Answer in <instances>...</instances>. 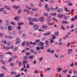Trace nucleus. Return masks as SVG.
I'll use <instances>...</instances> for the list:
<instances>
[{
	"label": "nucleus",
	"mask_w": 77,
	"mask_h": 77,
	"mask_svg": "<svg viewBox=\"0 0 77 77\" xmlns=\"http://www.w3.org/2000/svg\"><path fill=\"white\" fill-rule=\"evenodd\" d=\"M34 30H36L39 29V26L37 24H34L33 26Z\"/></svg>",
	"instance_id": "1"
},
{
	"label": "nucleus",
	"mask_w": 77,
	"mask_h": 77,
	"mask_svg": "<svg viewBox=\"0 0 77 77\" xmlns=\"http://www.w3.org/2000/svg\"><path fill=\"white\" fill-rule=\"evenodd\" d=\"M16 41H17L15 43V44H18L20 42H21V40H20V38H17L16 39Z\"/></svg>",
	"instance_id": "2"
},
{
	"label": "nucleus",
	"mask_w": 77,
	"mask_h": 77,
	"mask_svg": "<svg viewBox=\"0 0 77 77\" xmlns=\"http://www.w3.org/2000/svg\"><path fill=\"white\" fill-rule=\"evenodd\" d=\"M38 19L40 22H43L44 21V17H41L40 18H39Z\"/></svg>",
	"instance_id": "3"
},
{
	"label": "nucleus",
	"mask_w": 77,
	"mask_h": 77,
	"mask_svg": "<svg viewBox=\"0 0 77 77\" xmlns=\"http://www.w3.org/2000/svg\"><path fill=\"white\" fill-rule=\"evenodd\" d=\"M13 8L16 9H19V8H20V6H17L16 5H14L13 6Z\"/></svg>",
	"instance_id": "4"
},
{
	"label": "nucleus",
	"mask_w": 77,
	"mask_h": 77,
	"mask_svg": "<svg viewBox=\"0 0 77 77\" xmlns=\"http://www.w3.org/2000/svg\"><path fill=\"white\" fill-rule=\"evenodd\" d=\"M23 12H26L27 14H30V11L26 9H25V10H23Z\"/></svg>",
	"instance_id": "5"
},
{
	"label": "nucleus",
	"mask_w": 77,
	"mask_h": 77,
	"mask_svg": "<svg viewBox=\"0 0 77 77\" xmlns=\"http://www.w3.org/2000/svg\"><path fill=\"white\" fill-rule=\"evenodd\" d=\"M4 7H5V8H6V9H7L8 10H11V8H10L9 7H8V6L4 5Z\"/></svg>",
	"instance_id": "6"
},
{
	"label": "nucleus",
	"mask_w": 77,
	"mask_h": 77,
	"mask_svg": "<svg viewBox=\"0 0 77 77\" xmlns=\"http://www.w3.org/2000/svg\"><path fill=\"white\" fill-rule=\"evenodd\" d=\"M31 54H30V53L29 52H26V56H30Z\"/></svg>",
	"instance_id": "7"
},
{
	"label": "nucleus",
	"mask_w": 77,
	"mask_h": 77,
	"mask_svg": "<svg viewBox=\"0 0 77 77\" xmlns=\"http://www.w3.org/2000/svg\"><path fill=\"white\" fill-rule=\"evenodd\" d=\"M8 30H9V31H10L11 30H12V26H9L8 27Z\"/></svg>",
	"instance_id": "8"
},
{
	"label": "nucleus",
	"mask_w": 77,
	"mask_h": 77,
	"mask_svg": "<svg viewBox=\"0 0 77 77\" xmlns=\"http://www.w3.org/2000/svg\"><path fill=\"white\" fill-rule=\"evenodd\" d=\"M28 20L30 21V22H31L32 21H33V19L30 17H29L28 18Z\"/></svg>",
	"instance_id": "9"
},
{
	"label": "nucleus",
	"mask_w": 77,
	"mask_h": 77,
	"mask_svg": "<svg viewBox=\"0 0 77 77\" xmlns=\"http://www.w3.org/2000/svg\"><path fill=\"white\" fill-rule=\"evenodd\" d=\"M62 11H63V9L61 8L58 9L57 10V12H60Z\"/></svg>",
	"instance_id": "10"
},
{
	"label": "nucleus",
	"mask_w": 77,
	"mask_h": 77,
	"mask_svg": "<svg viewBox=\"0 0 77 77\" xmlns=\"http://www.w3.org/2000/svg\"><path fill=\"white\" fill-rule=\"evenodd\" d=\"M42 27L45 30H47V26H46L43 25L42 26Z\"/></svg>",
	"instance_id": "11"
},
{
	"label": "nucleus",
	"mask_w": 77,
	"mask_h": 77,
	"mask_svg": "<svg viewBox=\"0 0 77 77\" xmlns=\"http://www.w3.org/2000/svg\"><path fill=\"white\" fill-rule=\"evenodd\" d=\"M64 9L65 11L66 12H69V11H70V10H68L67 8L66 7H64Z\"/></svg>",
	"instance_id": "12"
},
{
	"label": "nucleus",
	"mask_w": 77,
	"mask_h": 77,
	"mask_svg": "<svg viewBox=\"0 0 77 77\" xmlns=\"http://www.w3.org/2000/svg\"><path fill=\"white\" fill-rule=\"evenodd\" d=\"M14 19L15 20H18L19 19H20V17L18 16L15 17L14 18Z\"/></svg>",
	"instance_id": "13"
},
{
	"label": "nucleus",
	"mask_w": 77,
	"mask_h": 77,
	"mask_svg": "<svg viewBox=\"0 0 77 77\" xmlns=\"http://www.w3.org/2000/svg\"><path fill=\"white\" fill-rule=\"evenodd\" d=\"M63 17V14H60V15L59 14L58 15V18H62Z\"/></svg>",
	"instance_id": "14"
},
{
	"label": "nucleus",
	"mask_w": 77,
	"mask_h": 77,
	"mask_svg": "<svg viewBox=\"0 0 77 77\" xmlns=\"http://www.w3.org/2000/svg\"><path fill=\"white\" fill-rule=\"evenodd\" d=\"M62 24H68V22L66 21H64L63 20L62 21Z\"/></svg>",
	"instance_id": "15"
},
{
	"label": "nucleus",
	"mask_w": 77,
	"mask_h": 77,
	"mask_svg": "<svg viewBox=\"0 0 77 77\" xmlns=\"http://www.w3.org/2000/svg\"><path fill=\"white\" fill-rule=\"evenodd\" d=\"M17 24L19 25V26H21V25H23V24H24V23H23V22H18L17 23Z\"/></svg>",
	"instance_id": "16"
},
{
	"label": "nucleus",
	"mask_w": 77,
	"mask_h": 77,
	"mask_svg": "<svg viewBox=\"0 0 77 77\" xmlns=\"http://www.w3.org/2000/svg\"><path fill=\"white\" fill-rule=\"evenodd\" d=\"M11 75H12V74H14V75H16L17 74V73L15 72L14 71H12L11 72Z\"/></svg>",
	"instance_id": "17"
},
{
	"label": "nucleus",
	"mask_w": 77,
	"mask_h": 77,
	"mask_svg": "<svg viewBox=\"0 0 77 77\" xmlns=\"http://www.w3.org/2000/svg\"><path fill=\"white\" fill-rule=\"evenodd\" d=\"M30 52H31V53H32L33 54H34V53H35V51H34L33 49H30Z\"/></svg>",
	"instance_id": "18"
},
{
	"label": "nucleus",
	"mask_w": 77,
	"mask_h": 77,
	"mask_svg": "<svg viewBox=\"0 0 77 77\" xmlns=\"http://www.w3.org/2000/svg\"><path fill=\"white\" fill-rule=\"evenodd\" d=\"M5 37L6 38H8V39H10L11 38V35H8V36L7 35H5Z\"/></svg>",
	"instance_id": "19"
},
{
	"label": "nucleus",
	"mask_w": 77,
	"mask_h": 77,
	"mask_svg": "<svg viewBox=\"0 0 77 77\" xmlns=\"http://www.w3.org/2000/svg\"><path fill=\"white\" fill-rule=\"evenodd\" d=\"M33 21H35V22H38V20L36 18H34L33 19Z\"/></svg>",
	"instance_id": "20"
},
{
	"label": "nucleus",
	"mask_w": 77,
	"mask_h": 77,
	"mask_svg": "<svg viewBox=\"0 0 77 77\" xmlns=\"http://www.w3.org/2000/svg\"><path fill=\"white\" fill-rule=\"evenodd\" d=\"M26 45H27V46H28V47H29L30 45V42H27L26 43Z\"/></svg>",
	"instance_id": "21"
},
{
	"label": "nucleus",
	"mask_w": 77,
	"mask_h": 77,
	"mask_svg": "<svg viewBox=\"0 0 77 77\" xmlns=\"http://www.w3.org/2000/svg\"><path fill=\"white\" fill-rule=\"evenodd\" d=\"M55 35H56V36H58L59 35V32L57 31V32H55Z\"/></svg>",
	"instance_id": "22"
},
{
	"label": "nucleus",
	"mask_w": 77,
	"mask_h": 77,
	"mask_svg": "<svg viewBox=\"0 0 77 77\" xmlns=\"http://www.w3.org/2000/svg\"><path fill=\"white\" fill-rule=\"evenodd\" d=\"M39 44L41 45V46H43V45H44V43H42L41 42H39Z\"/></svg>",
	"instance_id": "23"
},
{
	"label": "nucleus",
	"mask_w": 77,
	"mask_h": 77,
	"mask_svg": "<svg viewBox=\"0 0 77 77\" xmlns=\"http://www.w3.org/2000/svg\"><path fill=\"white\" fill-rule=\"evenodd\" d=\"M49 2L50 3H54V0H50Z\"/></svg>",
	"instance_id": "24"
},
{
	"label": "nucleus",
	"mask_w": 77,
	"mask_h": 77,
	"mask_svg": "<svg viewBox=\"0 0 77 77\" xmlns=\"http://www.w3.org/2000/svg\"><path fill=\"white\" fill-rule=\"evenodd\" d=\"M45 43L46 45H48V44L49 43V42L47 40H46L45 41Z\"/></svg>",
	"instance_id": "25"
},
{
	"label": "nucleus",
	"mask_w": 77,
	"mask_h": 77,
	"mask_svg": "<svg viewBox=\"0 0 77 77\" xmlns=\"http://www.w3.org/2000/svg\"><path fill=\"white\" fill-rule=\"evenodd\" d=\"M32 10L33 11H36L37 10H38V8L35 9V8L33 7L32 8Z\"/></svg>",
	"instance_id": "26"
},
{
	"label": "nucleus",
	"mask_w": 77,
	"mask_h": 77,
	"mask_svg": "<svg viewBox=\"0 0 77 77\" xmlns=\"http://www.w3.org/2000/svg\"><path fill=\"white\" fill-rule=\"evenodd\" d=\"M50 32H48V33H45L44 34V36H46L47 35H50Z\"/></svg>",
	"instance_id": "27"
},
{
	"label": "nucleus",
	"mask_w": 77,
	"mask_h": 77,
	"mask_svg": "<svg viewBox=\"0 0 77 77\" xmlns=\"http://www.w3.org/2000/svg\"><path fill=\"white\" fill-rule=\"evenodd\" d=\"M2 43H4L5 44H7V42H6V40H5L4 42L3 40H2Z\"/></svg>",
	"instance_id": "28"
},
{
	"label": "nucleus",
	"mask_w": 77,
	"mask_h": 77,
	"mask_svg": "<svg viewBox=\"0 0 77 77\" xmlns=\"http://www.w3.org/2000/svg\"><path fill=\"white\" fill-rule=\"evenodd\" d=\"M4 8L2 7L1 8V9H0V12H3V11L4 10Z\"/></svg>",
	"instance_id": "29"
},
{
	"label": "nucleus",
	"mask_w": 77,
	"mask_h": 77,
	"mask_svg": "<svg viewBox=\"0 0 77 77\" xmlns=\"http://www.w3.org/2000/svg\"><path fill=\"white\" fill-rule=\"evenodd\" d=\"M27 61H26V60H24L23 62V64H25V63H27Z\"/></svg>",
	"instance_id": "30"
},
{
	"label": "nucleus",
	"mask_w": 77,
	"mask_h": 77,
	"mask_svg": "<svg viewBox=\"0 0 77 77\" xmlns=\"http://www.w3.org/2000/svg\"><path fill=\"white\" fill-rule=\"evenodd\" d=\"M21 9H19L18 11H17V13L18 14H20V12H21L22 11Z\"/></svg>",
	"instance_id": "31"
},
{
	"label": "nucleus",
	"mask_w": 77,
	"mask_h": 77,
	"mask_svg": "<svg viewBox=\"0 0 77 77\" xmlns=\"http://www.w3.org/2000/svg\"><path fill=\"white\" fill-rule=\"evenodd\" d=\"M73 72L74 74H76L77 73V70H73Z\"/></svg>",
	"instance_id": "32"
},
{
	"label": "nucleus",
	"mask_w": 77,
	"mask_h": 77,
	"mask_svg": "<svg viewBox=\"0 0 77 77\" xmlns=\"http://www.w3.org/2000/svg\"><path fill=\"white\" fill-rule=\"evenodd\" d=\"M26 36V34L24 33L22 35V37L23 38H25Z\"/></svg>",
	"instance_id": "33"
},
{
	"label": "nucleus",
	"mask_w": 77,
	"mask_h": 77,
	"mask_svg": "<svg viewBox=\"0 0 77 77\" xmlns=\"http://www.w3.org/2000/svg\"><path fill=\"white\" fill-rule=\"evenodd\" d=\"M2 68L3 69H5V70H6V69H6V67H5L4 66H2Z\"/></svg>",
	"instance_id": "34"
},
{
	"label": "nucleus",
	"mask_w": 77,
	"mask_h": 77,
	"mask_svg": "<svg viewBox=\"0 0 77 77\" xmlns=\"http://www.w3.org/2000/svg\"><path fill=\"white\" fill-rule=\"evenodd\" d=\"M0 58L1 59H3V58H4V55H0Z\"/></svg>",
	"instance_id": "35"
},
{
	"label": "nucleus",
	"mask_w": 77,
	"mask_h": 77,
	"mask_svg": "<svg viewBox=\"0 0 77 77\" xmlns=\"http://www.w3.org/2000/svg\"><path fill=\"white\" fill-rule=\"evenodd\" d=\"M29 59H33V58H34V57H33V56H31L29 57Z\"/></svg>",
	"instance_id": "36"
},
{
	"label": "nucleus",
	"mask_w": 77,
	"mask_h": 77,
	"mask_svg": "<svg viewBox=\"0 0 77 77\" xmlns=\"http://www.w3.org/2000/svg\"><path fill=\"white\" fill-rule=\"evenodd\" d=\"M4 77V73H0V77Z\"/></svg>",
	"instance_id": "37"
},
{
	"label": "nucleus",
	"mask_w": 77,
	"mask_h": 77,
	"mask_svg": "<svg viewBox=\"0 0 77 77\" xmlns=\"http://www.w3.org/2000/svg\"><path fill=\"white\" fill-rule=\"evenodd\" d=\"M12 60H13V59L12 58H11L9 59V60H8V61L10 62H11V61H12Z\"/></svg>",
	"instance_id": "38"
},
{
	"label": "nucleus",
	"mask_w": 77,
	"mask_h": 77,
	"mask_svg": "<svg viewBox=\"0 0 77 77\" xmlns=\"http://www.w3.org/2000/svg\"><path fill=\"white\" fill-rule=\"evenodd\" d=\"M47 52L48 53H50V51H51V49L49 48V49H48L47 50Z\"/></svg>",
	"instance_id": "39"
},
{
	"label": "nucleus",
	"mask_w": 77,
	"mask_h": 77,
	"mask_svg": "<svg viewBox=\"0 0 77 77\" xmlns=\"http://www.w3.org/2000/svg\"><path fill=\"white\" fill-rule=\"evenodd\" d=\"M17 47H15L14 48V50H13V51H16L17 50Z\"/></svg>",
	"instance_id": "40"
},
{
	"label": "nucleus",
	"mask_w": 77,
	"mask_h": 77,
	"mask_svg": "<svg viewBox=\"0 0 77 77\" xmlns=\"http://www.w3.org/2000/svg\"><path fill=\"white\" fill-rule=\"evenodd\" d=\"M17 57V55H14L12 56V57L13 58H14V59H15V58H16V57Z\"/></svg>",
	"instance_id": "41"
},
{
	"label": "nucleus",
	"mask_w": 77,
	"mask_h": 77,
	"mask_svg": "<svg viewBox=\"0 0 77 77\" xmlns=\"http://www.w3.org/2000/svg\"><path fill=\"white\" fill-rule=\"evenodd\" d=\"M29 24H30V25H31V26H32V25H33V24H34V23L32 22H29Z\"/></svg>",
	"instance_id": "42"
},
{
	"label": "nucleus",
	"mask_w": 77,
	"mask_h": 77,
	"mask_svg": "<svg viewBox=\"0 0 77 77\" xmlns=\"http://www.w3.org/2000/svg\"><path fill=\"white\" fill-rule=\"evenodd\" d=\"M17 29H18L19 30L21 29V26H18L17 27Z\"/></svg>",
	"instance_id": "43"
},
{
	"label": "nucleus",
	"mask_w": 77,
	"mask_h": 77,
	"mask_svg": "<svg viewBox=\"0 0 77 77\" xmlns=\"http://www.w3.org/2000/svg\"><path fill=\"white\" fill-rule=\"evenodd\" d=\"M23 59L24 60H27V57L26 56H25L23 57Z\"/></svg>",
	"instance_id": "44"
},
{
	"label": "nucleus",
	"mask_w": 77,
	"mask_h": 77,
	"mask_svg": "<svg viewBox=\"0 0 77 77\" xmlns=\"http://www.w3.org/2000/svg\"><path fill=\"white\" fill-rule=\"evenodd\" d=\"M54 57H55L56 58H58L59 57V56L58 55H57L56 54H54Z\"/></svg>",
	"instance_id": "45"
},
{
	"label": "nucleus",
	"mask_w": 77,
	"mask_h": 77,
	"mask_svg": "<svg viewBox=\"0 0 77 77\" xmlns=\"http://www.w3.org/2000/svg\"><path fill=\"white\" fill-rule=\"evenodd\" d=\"M40 48L41 50H43L44 49V46H42L41 47H40Z\"/></svg>",
	"instance_id": "46"
},
{
	"label": "nucleus",
	"mask_w": 77,
	"mask_h": 77,
	"mask_svg": "<svg viewBox=\"0 0 77 77\" xmlns=\"http://www.w3.org/2000/svg\"><path fill=\"white\" fill-rule=\"evenodd\" d=\"M3 35H4V34H3L2 33H0V36L1 37H3Z\"/></svg>",
	"instance_id": "47"
},
{
	"label": "nucleus",
	"mask_w": 77,
	"mask_h": 77,
	"mask_svg": "<svg viewBox=\"0 0 77 77\" xmlns=\"http://www.w3.org/2000/svg\"><path fill=\"white\" fill-rule=\"evenodd\" d=\"M10 23L12 25H14V26H15V23H14L13 22H11Z\"/></svg>",
	"instance_id": "48"
},
{
	"label": "nucleus",
	"mask_w": 77,
	"mask_h": 77,
	"mask_svg": "<svg viewBox=\"0 0 77 77\" xmlns=\"http://www.w3.org/2000/svg\"><path fill=\"white\" fill-rule=\"evenodd\" d=\"M10 65L11 66H14V64L13 63H10Z\"/></svg>",
	"instance_id": "49"
},
{
	"label": "nucleus",
	"mask_w": 77,
	"mask_h": 77,
	"mask_svg": "<svg viewBox=\"0 0 77 77\" xmlns=\"http://www.w3.org/2000/svg\"><path fill=\"white\" fill-rule=\"evenodd\" d=\"M50 42L51 43H53L54 42V40H52V39H50Z\"/></svg>",
	"instance_id": "50"
},
{
	"label": "nucleus",
	"mask_w": 77,
	"mask_h": 77,
	"mask_svg": "<svg viewBox=\"0 0 77 77\" xmlns=\"http://www.w3.org/2000/svg\"><path fill=\"white\" fill-rule=\"evenodd\" d=\"M52 39H54L56 38V36L54 35H52Z\"/></svg>",
	"instance_id": "51"
},
{
	"label": "nucleus",
	"mask_w": 77,
	"mask_h": 77,
	"mask_svg": "<svg viewBox=\"0 0 77 77\" xmlns=\"http://www.w3.org/2000/svg\"><path fill=\"white\" fill-rule=\"evenodd\" d=\"M48 4H46L45 5V8L46 9H47V8H48Z\"/></svg>",
	"instance_id": "52"
},
{
	"label": "nucleus",
	"mask_w": 77,
	"mask_h": 77,
	"mask_svg": "<svg viewBox=\"0 0 77 77\" xmlns=\"http://www.w3.org/2000/svg\"><path fill=\"white\" fill-rule=\"evenodd\" d=\"M63 18L64 20H67V16H65V17Z\"/></svg>",
	"instance_id": "53"
},
{
	"label": "nucleus",
	"mask_w": 77,
	"mask_h": 77,
	"mask_svg": "<svg viewBox=\"0 0 77 77\" xmlns=\"http://www.w3.org/2000/svg\"><path fill=\"white\" fill-rule=\"evenodd\" d=\"M61 28L62 29H63V30H65V28L63 27V26H61Z\"/></svg>",
	"instance_id": "54"
},
{
	"label": "nucleus",
	"mask_w": 77,
	"mask_h": 77,
	"mask_svg": "<svg viewBox=\"0 0 77 77\" xmlns=\"http://www.w3.org/2000/svg\"><path fill=\"white\" fill-rule=\"evenodd\" d=\"M22 46L24 47V46L25 45V42H22Z\"/></svg>",
	"instance_id": "55"
},
{
	"label": "nucleus",
	"mask_w": 77,
	"mask_h": 77,
	"mask_svg": "<svg viewBox=\"0 0 77 77\" xmlns=\"http://www.w3.org/2000/svg\"><path fill=\"white\" fill-rule=\"evenodd\" d=\"M29 68H30V66H29V64H27V67H26V68L27 69Z\"/></svg>",
	"instance_id": "56"
},
{
	"label": "nucleus",
	"mask_w": 77,
	"mask_h": 77,
	"mask_svg": "<svg viewBox=\"0 0 77 77\" xmlns=\"http://www.w3.org/2000/svg\"><path fill=\"white\" fill-rule=\"evenodd\" d=\"M56 15V13H52L51 14V15L53 16V15Z\"/></svg>",
	"instance_id": "57"
},
{
	"label": "nucleus",
	"mask_w": 77,
	"mask_h": 77,
	"mask_svg": "<svg viewBox=\"0 0 77 77\" xmlns=\"http://www.w3.org/2000/svg\"><path fill=\"white\" fill-rule=\"evenodd\" d=\"M63 72L64 73H66L67 72V70L66 69L65 70H63Z\"/></svg>",
	"instance_id": "58"
},
{
	"label": "nucleus",
	"mask_w": 77,
	"mask_h": 77,
	"mask_svg": "<svg viewBox=\"0 0 77 77\" xmlns=\"http://www.w3.org/2000/svg\"><path fill=\"white\" fill-rule=\"evenodd\" d=\"M7 54H10V55H12V53L10 52H7Z\"/></svg>",
	"instance_id": "59"
},
{
	"label": "nucleus",
	"mask_w": 77,
	"mask_h": 77,
	"mask_svg": "<svg viewBox=\"0 0 77 77\" xmlns=\"http://www.w3.org/2000/svg\"><path fill=\"white\" fill-rule=\"evenodd\" d=\"M19 33L20 34H21V33H23V31L22 30H19Z\"/></svg>",
	"instance_id": "60"
},
{
	"label": "nucleus",
	"mask_w": 77,
	"mask_h": 77,
	"mask_svg": "<svg viewBox=\"0 0 77 77\" xmlns=\"http://www.w3.org/2000/svg\"><path fill=\"white\" fill-rule=\"evenodd\" d=\"M20 74H19L18 75H15V77H20Z\"/></svg>",
	"instance_id": "61"
},
{
	"label": "nucleus",
	"mask_w": 77,
	"mask_h": 77,
	"mask_svg": "<svg viewBox=\"0 0 77 77\" xmlns=\"http://www.w3.org/2000/svg\"><path fill=\"white\" fill-rule=\"evenodd\" d=\"M39 7H42V4L41 3H40L39 4Z\"/></svg>",
	"instance_id": "62"
},
{
	"label": "nucleus",
	"mask_w": 77,
	"mask_h": 77,
	"mask_svg": "<svg viewBox=\"0 0 77 77\" xmlns=\"http://www.w3.org/2000/svg\"><path fill=\"white\" fill-rule=\"evenodd\" d=\"M36 49L37 50H40V48H39V47H37Z\"/></svg>",
	"instance_id": "63"
},
{
	"label": "nucleus",
	"mask_w": 77,
	"mask_h": 77,
	"mask_svg": "<svg viewBox=\"0 0 77 77\" xmlns=\"http://www.w3.org/2000/svg\"><path fill=\"white\" fill-rule=\"evenodd\" d=\"M74 19H75V20H77V15L75 16L74 17Z\"/></svg>",
	"instance_id": "64"
}]
</instances>
